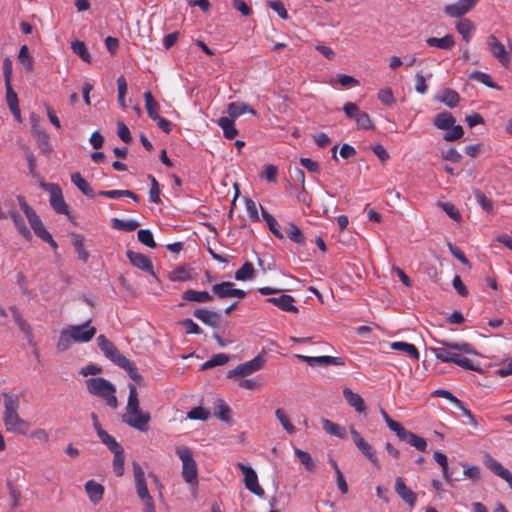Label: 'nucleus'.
<instances>
[{
	"mask_svg": "<svg viewBox=\"0 0 512 512\" xmlns=\"http://www.w3.org/2000/svg\"><path fill=\"white\" fill-rule=\"evenodd\" d=\"M71 181L85 196L94 197L93 189L79 172H75L71 175Z\"/></svg>",
	"mask_w": 512,
	"mask_h": 512,
	"instance_id": "36",
	"label": "nucleus"
},
{
	"mask_svg": "<svg viewBox=\"0 0 512 512\" xmlns=\"http://www.w3.org/2000/svg\"><path fill=\"white\" fill-rule=\"evenodd\" d=\"M3 423L8 433L26 434L30 428V423L23 419L19 414L20 398L17 394L3 392Z\"/></svg>",
	"mask_w": 512,
	"mask_h": 512,
	"instance_id": "1",
	"label": "nucleus"
},
{
	"mask_svg": "<svg viewBox=\"0 0 512 512\" xmlns=\"http://www.w3.org/2000/svg\"><path fill=\"white\" fill-rule=\"evenodd\" d=\"M227 112L229 114V118H231L233 120L240 117L241 115H243L245 113H250V114L256 115V111L252 107H250L248 104L243 103V102H231L228 105Z\"/></svg>",
	"mask_w": 512,
	"mask_h": 512,
	"instance_id": "26",
	"label": "nucleus"
},
{
	"mask_svg": "<svg viewBox=\"0 0 512 512\" xmlns=\"http://www.w3.org/2000/svg\"><path fill=\"white\" fill-rule=\"evenodd\" d=\"M100 441L112 452L115 451L122 446L116 441V439L108 434L105 430L101 431L99 435H97Z\"/></svg>",
	"mask_w": 512,
	"mask_h": 512,
	"instance_id": "50",
	"label": "nucleus"
},
{
	"mask_svg": "<svg viewBox=\"0 0 512 512\" xmlns=\"http://www.w3.org/2000/svg\"><path fill=\"white\" fill-rule=\"evenodd\" d=\"M119 367L124 369L134 381H141V375L138 373V370L134 363L131 362L129 359L125 358L119 365Z\"/></svg>",
	"mask_w": 512,
	"mask_h": 512,
	"instance_id": "54",
	"label": "nucleus"
},
{
	"mask_svg": "<svg viewBox=\"0 0 512 512\" xmlns=\"http://www.w3.org/2000/svg\"><path fill=\"white\" fill-rule=\"evenodd\" d=\"M175 453L182 461V477L185 482L197 484L198 469L191 449L186 446H177Z\"/></svg>",
	"mask_w": 512,
	"mask_h": 512,
	"instance_id": "5",
	"label": "nucleus"
},
{
	"mask_svg": "<svg viewBox=\"0 0 512 512\" xmlns=\"http://www.w3.org/2000/svg\"><path fill=\"white\" fill-rule=\"evenodd\" d=\"M460 99V95L456 91L449 88L442 90L438 96V100L450 108L456 107Z\"/></svg>",
	"mask_w": 512,
	"mask_h": 512,
	"instance_id": "35",
	"label": "nucleus"
},
{
	"mask_svg": "<svg viewBox=\"0 0 512 512\" xmlns=\"http://www.w3.org/2000/svg\"><path fill=\"white\" fill-rule=\"evenodd\" d=\"M210 413L201 406L192 408L187 413V418L192 420H207Z\"/></svg>",
	"mask_w": 512,
	"mask_h": 512,
	"instance_id": "62",
	"label": "nucleus"
},
{
	"mask_svg": "<svg viewBox=\"0 0 512 512\" xmlns=\"http://www.w3.org/2000/svg\"><path fill=\"white\" fill-rule=\"evenodd\" d=\"M477 203L488 213L493 211V202L483 192L476 190L474 192Z\"/></svg>",
	"mask_w": 512,
	"mask_h": 512,
	"instance_id": "57",
	"label": "nucleus"
},
{
	"mask_svg": "<svg viewBox=\"0 0 512 512\" xmlns=\"http://www.w3.org/2000/svg\"><path fill=\"white\" fill-rule=\"evenodd\" d=\"M432 353L434 356L445 363L451 362L454 363L456 360V357L458 356L459 352H463L466 354H474L475 351L473 347L469 343H443L442 347H433L431 348Z\"/></svg>",
	"mask_w": 512,
	"mask_h": 512,
	"instance_id": "4",
	"label": "nucleus"
},
{
	"mask_svg": "<svg viewBox=\"0 0 512 512\" xmlns=\"http://www.w3.org/2000/svg\"><path fill=\"white\" fill-rule=\"evenodd\" d=\"M193 315L210 327L217 328L220 325V315L215 311L199 308L194 311Z\"/></svg>",
	"mask_w": 512,
	"mask_h": 512,
	"instance_id": "22",
	"label": "nucleus"
},
{
	"mask_svg": "<svg viewBox=\"0 0 512 512\" xmlns=\"http://www.w3.org/2000/svg\"><path fill=\"white\" fill-rule=\"evenodd\" d=\"M479 0H458L444 7V13L451 18H459L469 13Z\"/></svg>",
	"mask_w": 512,
	"mask_h": 512,
	"instance_id": "14",
	"label": "nucleus"
},
{
	"mask_svg": "<svg viewBox=\"0 0 512 512\" xmlns=\"http://www.w3.org/2000/svg\"><path fill=\"white\" fill-rule=\"evenodd\" d=\"M296 357L307 363L309 366H328V365H335V366H342L344 365V361L339 357H333V356H306L297 354Z\"/></svg>",
	"mask_w": 512,
	"mask_h": 512,
	"instance_id": "16",
	"label": "nucleus"
},
{
	"mask_svg": "<svg viewBox=\"0 0 512 512\" xmlns=\"http://www.w3.org/2000/svg\"><path fill=\"white\" fill-rule=\"evenodd\" d=\"M486 43L491 55L495 57L502 66L507 68L510 64L511 56L504 44L493 34L487 37Z\"/></svg>",
	"mask_w": 512,
	"mask_h": 512,
	"instance_id": "9",
	"label": "nucleus"
},
{
	"mask_svg": "<svg viewBox=\"0 0 512 512\" xmlns=\"http://www.w3.org/2000/svg\"><path fill=\"white\" fill-rule=\"evenodd\" d=\"M391 349L406 353L409 357L414 360H419V351L414 344L396 341L390 344Z\"/></svg>",
	"mask_w": 512,
	"mask_h": 512,
	"instance_id": "28",
	"label": "nucleus"
},
{
	"mask_svg": "<svg viewBox=\"0 0 512 512\" xmlns=\"http://www.w3.org/2000/svg\"><path fill=\"white\" fill-rule=\"evenodd\" d=\"M323 429L330 435L337 436L339 438H344L346 431L345 428L333 423L332 421L328 419L322 420Z\"/></svg>",
	"mask_w": 512,
	"mask_h": 512,
	"instance_id": "46",
	"label": "nucleus"
},
{
	"mask_svg": "<svg viewBox=\"0 0 512 512\" xmlns=\"http://www.w3.org/2000/svg\"><path fill=\"white\" fill-rule=\"evenodd\" d=\"M139 225H140L139 222L132 220V219H130V220H121L118 218L112 219L113 228L122 230V231H126V232H132V231L136 230Z\"/></svg>",
	"mask_w": 512,
	"mask_h": 512,
	"instance_id": "44",
	"label": "nucleus"
},
{
	"mask_svg": "<svg viewBox=\"0 0 512 512\" xmlns=\"http://www.w3.org/2000/svg\"><path fill=\"white\" fill-rule=\"evenodd\" d=\"M451 128V131L444 134L443 138L445 141L453 142L463 136L464 131L461 125H453Z\"/></svg>",
	"mask_w": 512,
	"mask_h": 512,
	"instance_id": "63",
	"label": "nucleus"
},
{
	"mask_svg": "<svg viewBox=\"0 0 512 512\" xmlns=\"http://www.w3.org/2000/svg\"><path fill=\"white\" fill-rule=\"evenodd\" d=\"M86 386L90 394L103 398L106 404L112 408L117 407L116 390L108 380L101 377L89 378L86 380Z\"/></svg>",
	"mask_w": 512,
	"mask_h": 512,
	"instance_id": "3",
	"label": "nucleus"
},
{
	"mask_svg": "<svg viewBox=\"0 0 512 512\" xmlns=\"http://www.w3.org/2000/svg\"><path fill=\"white\" fill-rule=\"evenodd\" d=\"M71 242L78 255V258L86 263L89 259V253L84 246V237L81 234H72Z\"/></svg>",
	"mask_w": 512,
	"mask_h": 512,
	"instance_id": "31",
	"label": "nucleus"
},
{
	"mask_svg": "<svg viewBox=\"0 0 512 512\" xmlns=\"http://www.w3.org/2000/svg\"><path fill=\"white\" fill-rule=\"evenodd\" d=\"M91 320L86 321L80 325H70L68 330L71 333L70 337L77 343L89 342L96 334V328L90 326Z\"/></svg>",
	"mask_w": 512,
	"mask_h": 512,
	"instance_id": "10",
	"label": "nucleus"
},
{
	"mask_svg": "<svg viewBox=\"0 0 512 512\" xmlns=\"http://www.w3.org/2000/svg\"><path fill=\"white\" fill-rule=\"evenodd\" d=\"M10 311L12 313V316L14 318V321L18 325L19 329L28 337L32 338V329L30 325L25 321V319L22 317L19 310L12 306L10 307Z\"/></svg>",
	"mask_w": 512,
	"mask_h": 512,
	"instance_id": "39",
	"label": "nucleus"
},
{
	"mask_svg": "<svg viewBox=\"0 0 512 512\" xmlns=\"http://www.w3.org/2000/svg\"><path fill=\"white\" fill-rule=\"evenodd\" d=\"M287 235L291 241L297 244L303 245L305 243V237L302 231L294 223L288 224Z\"/></svg>",
	"mask_w": 512,
	"mask_h": 512,
	"instance_id": "49",
	"label": "nucleus"
},
{
	"mask_svg": "<svg viewBox=\"0 0 512 512\" xmlns=\"http://www.w3.org/2000/svg\"><path fill=\"white\" fill-rule=\"evenodd\" d=\"M97 343L105 357L108 358L115 365L119 366L122 363V361L126 358L119 352L115 345L110 340H108L104 335H99L97 337Z\"/></svg>",
	"mask_w": 512,
	"mask_h": 512,
	"instance_id": "13",
	"label": "nucleus"
},
{
	"mask_svg": "<svg viewBox=\"0 0 512 512\" xmlns=\"http://www.w3.org/2000/svg\"><path fill=\"white\" fill-rule=\"evenodd\" d=\"M343 111L348 118L353 120H356L359 114L362 112L360 111L359 107L352 102L345 103L343 106Z\"/></svg>",
	"mask_w": 512,
	"mask_h": 512,
	"instance_id": "64",
	"label": "nucleus"
},
{
	"mask_svg": "<svg viewBox=\"0 0 512 512\" xmlns=\"http://www.w3.org/2000/svg\"><path fill=\"white\" fill-rule=\"evenodd\" d=\"M17 201L36 236H38L44 242L51 240V234L48 232L35 210L28 205L25 198L21 195H18Z\"/></svg>",
	"mask_w": 512,
	"mask_h": 512,
	"instance_id": "6",
	"label": "nucleus"
},
{
	"mask_svg": "<svg viewBox=\"0 0 512 512\" xmlns=\"http://www.w3.org/2000/svg\"><path fill=\"white\" fill-rule=\"evenodd\" d=\"M217 123L222 128L225 138L231 140L238 135V130L235 127L233 119L229 117H220Z\"/></svg>",
	"mask_w": 512,
	"mask_h": 512,
	"instance_id": "29",
	"label": "nucleus"
},
{
	"mask_svg": "<svg viewBox=\"0 0 512 512\" xmlns=\"http://www.w3.org/2000/svg\"><path fill=\"white\" fill-rule=\"evenodd\" d=\"M126 256L134 267L146 271L150 273L152 276L156 277V274L153 270L152 262L146 255L128 250L126 252Z\"/></svg>",
	"mask_w": 512,
	"mask_h": 512,
	"instance_id": "17",
	"label": "nucleus"
},
{
	"mask_svg": "<svg viewBox=\"0 0 512 512\" xmlns=\"http://www.w3.org/2000/svg\"><path fill=\"white\" fill-rule=\"evenodd\" d=\"M40 187L49 192L50 194V205L58 214H69V208L66 204L62 190L58 184L41 182Z\"/></svg>",
	"mask_w": 512,
	"mask_h": 512,
	"instance_id": "7",
	"label": "nucleus"
},
{
	"mask_svg": "<svg viewBox=\"0 0 512 512\" xmlns=\"http://www.w3.org/2000/svg\"><path fill=\"white\" fill-rule=\"evenodd\" d=\"M469 78L472 80H476L480 83H483L484 85H486L489 88L496 89V90L501 89L499 85H497L496 83H494L492 81L490 75H488L487 73L480 72V71H473L470 74Z\"/></svg>",
	"mask_w": 512,
	"mask_h": 512,
	"instance_id": "48",
	"label": "nucleus"
},
{
	"mask_svg": "<svg viewBox=\"0 0 512 512\" xmlns=\"http://www.w3.org/2000/svg\"><path fill=\"white\" fill-rule=\"evenodd\" d=\"M295 455L298 457L299 461L305 466L308 471H313L315 469V463L309 453L303 451L299 448L295 449Z\"/></svg>",
	"mask_w": 512,
	"mask_h": 512,
	"instance_id": "55",
	"label": "nucleus"
},
{
	"mask_svg": "<svg viewBox=\"0 0 512 512\" xmlns=\"http://www.w3.org/2000/svg\"><path fill=\"white\" fill-rule=\"evenodd\" d=\"M228 360H229V358L226 354H224V353L216 354L203 364L202 369L205 370V369L213 368L215 366L224 365L228 362Z\"/></svg>",
	"mask_w": 512,
	"mask_h": 512,
	"instance_id": "52",
	"label": "nucleus"
},
{
	"mask_svg": "<svg viewBox=\"0 0 512 512\" xmlns=\"http://www.w3.org/2000/svg\"><path fill=\"white\" fill-rule=\"evenodd\" d=\"M433 457H434L435 461L442 467L443 476L446 479V481L449 482L450 481V476H449V473H448L447 456L444 453H442V452L435 451L434 454H433Z\"/></svg>",
	"mask_w": 512,
	"mask_h": 512,
	"instance_id": "59",
	"label": "nucleus"
},
{
	"mask_svg": "<svg viewBox=\"0 0 512 512\" xmlns=\"http://www.w3.org/2000/svg\"><path fill=\"white\" fill-rule=\"evenodd\" d=\"M133 476L135 482L136 493L139 498L149 496L150 493L147 488L145 472L141 465L137 462L132 463Z\"/></svg>",
	"mask_w": 512,
	"mask_h": 512,
	"instance_id": "18",
	"label": "nucleus"
},
{
	"mask_svg": "<svg viewBox=\"0 0 512 512\" xmlns=\"http://www.w3.org/2000/svg\"><path fill=\"white\" fill-rule=\"evenodd\" d=\"M148 178L151 180L149 199L152 203L158 204L161 201L159 183L153 175H149Z\"/></svg>",
	"mask_w": 512,
	"mask_h": 512,
	"instance_id": "56",
	"label": "nucleus"
},
{
	"mask_svg": "<svg viewBox=\"0 0 512 512\" xmlns=\"http://www.w3.org/2000/svg\"><path fill=\"white\" fill-rule=\"evenodd\" d=\"M6 87V100L7 105L9 109L11 110L12 114L19 120L20 119V109L18 105V97L17 94L12 89L11 84L5 85Z\"/></svg>",
	"mask_w": 512,
	"mask_h": 512,
	"instance_id": "38",
	"label": "nucleus"
},
{
	"mask_svg": "<svg viewBox=\"0 0 512 512\" xmlns=\"http://www.w3.org/2000/svg\"><path fill=\"white\" fill-rule=\"evenodd\" d=\"M400 440L409 443L411 446L415 447L418 451H421V452L426 451L427 441L423 437H420L411 431L407 430L405 432V435H403Z\"/></svg>",
	"mask_w": 512,
	"mask_h": 512,
	"instance_id": "30",
	"label": "nucleus"
},
{
	"mask_svg": "<svg viewBox=\"0 0 512 512\" xmlns=\"http://www.w3.org/2000/svg\"><path fill=\"white\" fill-rule=\"evenodd\" d=\"M355 121L357 124V129H374L372 120L370 119V116L366 112L362 111Z\"/></svg>",
	"mask_w": 512,
	"mask_h": 512,
	"instance_id": "61",
	"label": "nucleus"
},
{
	"mask_svg": "<svg viewBox=\"0 0 512 512\" xmlns=\"http://www.w3.org/2000/svg\"><path fill=\"white\" fill-rule=\"evenodd\" d=\"M212 291L217 297L221 299L230 297L243 299L246 296V292L244 290L236 288L235 284L229 281L214 284L212 286Z\"/></svg>",
	"mask_w": 512,
	"mask_h": 512,
	"instance_id": "15",
	"label": "nucleus"
},
{
	"mask_svg": "<svg viewBox=\"0 0 512 512\" xmlns=\"http://www.w3.org/2000/svg\"><path fill=\"white\" fill-rule=\"evenodd\" d=\"M71 48L75 54H77L84 62H91V55L85 45V43L81 40H74L71 43Z\"/></svg>",
	"mask_w": 512,
	"mask_h": 512,
	"instance_id": "43",
	"label": "nucleus"
},
{
	"mask_svg": "<svg viewBox=\"0 0 512 512\" xmlns=\"http://www.w3.org/2000/svg\"><path fill=\"white\" fill-rule=\"evenodd\" d=\"M18 59H19V62L25 67V69L27 71L33 70V60L29 54V50L26 45H23L20 48Z\"/></svg>",
	"mask_w": 512,
	"mask_h": 512,
	"instance_id": "51",
	"label": "nucleus"
},
{
	"mask_svg": "<svg viewBox=\"0 0 512 512\" xmlns=\"http://www.w3.org/2000/svg\"><path fill=\"white\" fill-rule=\"evenodd\" d=\"M395 491L398 496L405 501L410 507H414L417 495L406 486L403 478L397 477L395 481Z\"/></svg>",
	"mask_w": 512,
	"mask_h": 512,
	"instance_id": "20",
	"label": "nucleus"
},
{
	"mask_svg": "<svg viewBox=\"0 0 512 512\" xmlns=\"http://www.w3.org/2000/svg\"><path fill=\"white\" fill-rule=\"evenodd\" d=\"M137 237L139 242H141L143 245L149 247V248H155L156 243L154 241L153 234L148 229H140L137 232Z\"/></svg>",
	"mask_w": 512,
	"mask_h": 512,
	"instance_id": "53",
	"label": "nucleus"
},
{
	"mask_svg": "<svg viewBox=\"0 0 512 512\" xmlns=\"http://www.w3.org/2000/svg\"><path fill=\"white\" fill-rule=\"evenodd\" d=\"M150 419L151 417L148 412L140 411L136 386L130 384L126 413L122 417L123 422L132 428L144 432L148 429Z\"/></svg>",
	"mask_w": 512,
	"mask_h": 512,
	"instance_id": "2",
	"label": "nucleus"
},
{
	"mask_svg": "<svg viewBox=\"0 0 512 512\" xmlns=\"http://www.w3.org/2000/svg\"><path fill=\"white\" fill-rule=\"evenodd\" d=\"M8 215L10 216V218L12 219L16 229L18 230V232L26 239L30 240L32 235H31V232L30 230L27 228L25 222H24V219L22 218V216L19 214V212L16 210V209H10L8 211Z\"/></svg>",
	"mask_w": 512,
	"mask_h": 512,
	"instance_id": "27",
	"label": "nucleus"
},
{
	"mask_svg": "<svg viewBox=\"0 0 512 512\" xmlns=\"http://www.w3.org/2000/svg\"><path fill=\"white\" fill-rule=\"evenodd\" d=\"M144 101H145V108H146L148 116L152 120L159 118L160 106L156 102V100L154 99V97L150 91H146L144 93Z\"/></svg>",
	"mask_w": 512,
	"mask_h": 512,
	"instance_id": "33",
	"label": "nucleus"
},
{
	"mask_svg": "<svg viewBox=\"0 0 512 512\" xmlns=\"http://www.w3.org/2000/svg\"><path fill=\"white\" fill-rule=\"evenodd\" d=\"M484 464L487 468H489L495 475L504 479L512 489V473L505 468L500 462L491 457L490 455H485Z\"/></svg>",
	"mask_w": 512,
	"mask_h": 512,
	"instance_id": "19",
	"label": "nucleus"
},
{
	"mask_svg": "<svg viewBox=\"0 0 512 512\" xmlns=\"http://www.w3.org/2000/svg\"><path fill=\"white\" fill-rule=\"evenodd\" d=\"M455 123V118L449 112H442L436 115L434 119V125L438 129L447 130L451 128Z\"/></svg>",
	"mask_w": 512,
	"mask_h": 512,
	"instance_id": "40",
	"label": "nucleus"
},
{
	"mask_svg": "<svg viewBox=\"0 0 512 512\" xmlns=\"http://www.w3.org/2000/svg\"><path fill=\"white\" fill-rule=\"evenodd\" d=\"M85 491L88 495L89 500L93 504H97L103 498L104 487L101 484L95 482L94 480H89L85 484Z\"/></svg>",
	"mask_w": 512,
	"mask_h": 512,
	"instance_id": "24",
	"label": "nucleus"
},
{
	"mask_svg": "<svg viewBox=\"0 0 512 512\" xmlns=\"http://www.w3.org/2000/svg\"><path fill=\"white\" fill-rule=\"evenodd\" d=\"M343 396H344L345 400L347 401V403L351 407H353L356 412H358V413H365L366 406H365L363 398L359 394L354 393L349 388H344L343 389Z\"/></svg>",
	"mask_w": 512,
	"mask_h": 512,
	"instance_id": "23",
	"label": "nucleus"
},
{
	"mask_svg": "<svg viewBox=\"0 0 512 512\" xmlns=\"http://www.w3.org/2000/svg\"><path fill=\"white\" fill-rule=\"evenodd\" d=\"M236 466L242 471L244 475L245 487L257 496H263L264 490L258 483V477L256 472L249 466L238 462Z\"/></svg>",
	"mask_w": 512,
	"mask_h": 512,
	"instance_id": "12",
	"label": "nucleus"
},
{
	"mask_svg": "<svg viewBox=\"0 0 512 512\" xmlns=\"http://www.w3.org/2000/svg\"><path fill=\"white\" fill-rule=\"evenodd\" d=\"M350 434L358 450L375 466H378V458L373 447L365 441L361 434L354 428H350Z\"/></svg>",
	"mask_w": 512,
	"mask_h": 512,
	"instance_id": "11",
	"label": "nucleus"
},
{
	"mask_svg": "<svg viewBox=\"0 0 512 512\" xmlns=\"http://www.w3.org/2000/svg\"><path fill=\"white\" fill-rule=\"evenodd\" d=\"M439 206L446 212V214L456 222L461 221V214L454 204L450 202H440Z\"/></svg>",
	"mask_w": 512,
	"mask_h": 512,
	"instance_id": "58",
	"label": "nucleus"
},
{
	"mask_svg": "<svg viewBox=\"0 0 512 512\" xmlns=\"http://www.w3.org/2000/svg\"><path fill=\"white\" fill-rule=\"evenodd\" d=\"M261 215L263 220L266 222L269 230L273 233V235L276 238L282 240L284 238V235L281 232L276 219L263 207L261 208Z\"/></svg>",
	"mask_w": 512,
	"mask_h": 512,
	"instance_id": "37",
	"label": "nucleus"
},
{
	"mask_svg": "<svg viewBox=\"0 0 512 512\" xmlns=\"http://www.w3.org/2000/svg\"><path fill=\"white\" fill-rule=\"evenodd\" d=\"M275 417L278 419L283 429L288 434H294L296 429L294 425L291 423L289 417L286 415L285 411L282 408H277L275 410Z\"/></svg>",
	"mask_w": 512,
	"mask_h": 512,
	"instance_id": "47",
	"label": "nucleus"
},
{
	"mask_svg": "<svg viewBox=\"0 0 512 512\" xmlns=\"http://www.w3.org/2000/svg\"><path fill=\"white\" fill-rule=\"evenodd\" d=\"M254 267L250 262H245L241 268L235 272V279L237 281L251 280L254 277Z\"/></svg>",
	"mask_w": 512,
	"mask_h": 512,
	"instance_id": "42",
	"label": "nucleus"
},
{
	"mask_svg": "<svg viewBox=\"0 0 512 512\" xmlns=\"http://www.w3.org/2000/svg\"><path fill=\"white\" fill-rule=\"evenodd\" d=\"M71 333L69 332L68 328L63 329L60 332V336L58 339V342L56 344V349L58 352H64L68 350L72 343H74V340L72 337H70Z\"/></svg>",
	"mask_w": 512,
	"mask_h": 512,
	"instance_id": "45",
	"label": "nucleus"
},
{
	"mask_svg": "<svg viewBox=\"0 0 512 512\" xmlns=\"http://www.w3.org/2000/svg\"><path fill=\"white\" fill-rule=\"evenodd\" d=\"M182 299L188 302L207 303L213 300V296L207 291L188 289L183 292Z\"/></svg>",
	"mask_w": 512,
	"mask_h": 512,
	"instance_id": "25",
	"label": "nucleus"
},
{
	"mask_svg": "<svg viewBox=\"0 0 512 512\" xmlns=\"http://www.w3.org/2000/svg\"><path fill=\"white\" fill-rule=\"evenodd\" d=\"M267 302L277 306L285 312L298 313V308L294 305L295 299L288 294H282L279 297H270Z\"/></svg>",
	"mask_w": 512,
	"mask_h": 512,
	"instance_id": "21",
	"label": "nucleus"
},
{
	"mask_svg": "<svg viewBox=\"0 0 512 512\" xmlns=\"http://www.w3.org/2000/svg\"><path fill=\"white\" fill-rule=\"evenodd\" d=\"M476 27L469 19L461 20L456 25L457 32L462 36L466 43H469Z\"/></svg>",
	"mask_w": 512,
	"mask_h": 512,
	"instance_id": "32",
	"label": "nucleus"
},
{
	"mask_svg": "<svg viewBox=\"0 0 512 512\" xmlns=\"http://www.w3.org/2000/svg\"><path fill=\"white\" fill-rule=\"evenodd\" d=\"M428 46L437 47L439 49H450L455 45L454 37L447 34L442 38L430 37L426 39Z\"/></svg>",
	"mask_w": 512,
	"mask_h": 512,
	"instance_id": "34",
	"label": "nucleus"
},
{
	"mask_svg": "<svg viewBox=\"0 0 512 512\" xmlns=\"http://www.w3.org/2000/svg\"><path fill=\"white\" fill-rule=\"evenodd\" d=\"M431 396L442 397L452 402L457 408L462 407V401L455 397L449 390L438 389L432 392Z\"/></svg>",
	"mask_w": 512,
	"mask_h": 512,
	"instance_id": "60",
	"label": "nucleus"
},
{
	"mask_svg": "<svg viewBox=\"0 0 512 512\" xmlns=\"http://www.w3.org/2000/svg\"><path fill=\"white\" fill-rule=\"evenodd\" d=\"M112 453L114 454L113 471L116 476L120 477L124 474V462H125L124 450L121 447L115 451H112Z\"/></svg>",
	"mask_w": 512,
	"mask_h": 512,
	"instance_id": "41",
	"label": "nucleus"
},
{
	"mask_svg": "<svg viewBox=\"0 0 512 512\" xmlns=\"http://www.w3.org/2000/svg\"><path fill=\"white\" fill-rule=\"evenodd\" d=\"M265 364V358L262 354H258L255 358L245 363H241L227 373V378L238 376H248L259 371Z\"/></svg>",
	"mask_w": 512,
	"mask_h": 512,
	"instance_id": "8",
	"label": "nucleus"
}]
</instances>
